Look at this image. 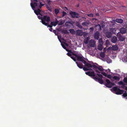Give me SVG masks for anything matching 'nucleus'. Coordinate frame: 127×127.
Returning a JSON list of instances; mask_svg holds the SVG:
<instances>
[{"instance_id": "38", "label": "nucleus", "mask_w": 127, "mask_h": 127, "mask_svg": "<svg viewBox=\"0 0 127 127\" xmlns=\"http://www.w3.org/2000/svg\"><path fill=\"white\" fill-rule=\"evenodd\" d=\"M62 17H64V16L65 15H66L67 14V13L66 12L64 11H63L62 12Z\"/></svg>"}, {"instance_id": "41", "label": "nucleus", "mask_w": 127, "mask_h": 127, "mask_svg": "<svg viewBox=\"0 0 127 127\" xmlns=\"http://www.w3.org/2000/svg\"><path fill=\"white\" fill-rule=\"evenodd\" d=\"M101 74L105 77H106L107 76V74L104 72H101Z\"/></svg>"}, {"instance_id": "24", "label": "nucleus", "mask_w": 127, "mask_h": 127, "mask_svg": "<svg viewBox=\"0 0 127 127\" xmlns=\"http://www.w3.org/2000/svg\"><path fill=\"white\" fill-rule=\"evenodd\" d=\"M116 31L115 29L112 28L110 29V32H111L112 34H115V33Z\"/></svg>"}, {"instance_id": "15", "label": "nucleus", "mask_w": 127, "mask_h": 127, "mask_svg": "<svg viewBox=\"0 0 127 127\" xmlns=\"http://www.w3.org/2000/svg\"><path fill=\"white\" fill-rule=\"evenodd\" d=\"M117 41V37L115 36H113L111 38V41L113 43H116Z\"/></svg>"}, {"instance_id": "36", "label": "nucleus", "mask_w": 127, "mask_h": 127, "mask_svg": "<svg viewBox=\"0 0 127 127\" xmlns=\"http://www.w3.org/2000/svg\"><path fill=\"white\" fill-rule=\"evenodd\" d=\"M126 91H125V93H124L122 95L124 97H126L127 96V93Z\"/></svg>"}, {"instance_id": "37", "label": "nucleus", "mask_w": 127, "mask_h": 127, "mask_svg": "<svg viewBox=\"0 0 127 127\" xmlns=\"http://www.w3.org/2000/svg\"><path fill=\"white\" fill-rule=\"evenodd\" d=\"M87 15L90 17H93L94 16V15L92 13L87 14Z\"/></svg>"}, {"instance_id": "63", "label": "nucleus", "mask_w": 127, "mask_h": 127, "mask_svg": "<svg viewBox=\"0 0 127 127\" xmlns=\"http://www.w3.org/2000/svg\"><path fill=\"white\" fill-rule=\"evenodd\" d=\"M108 69V72H110V70L109 69Z\"/></svg>"}, {"instance_id": "19", "label": "nucleus", "mask_w": 127, "mask_h": 127, "mask_svg": "<svg viewBox=\"0 0 127 127\" xmlns=\"http://www.w3.org/2000/svg\"><path fill=\"white\" fill-rule=\"evenodd\" d=\"M90 46L91 47H94V41L93 40H91L89 41Z\"/></svg>"}, {"instance_id": "53", "label": "nucleus", "mask_w": 127, "mask_h": 127, "mask_svg": "<svg viewBox=\"0 0 127 127\" xmlns=\"http://www.w3.org/2000/svg\"><path fill=\"white\" fill-rule=\"evenodd\" d=\"M95 71L96 72L98 73H100V72H99V71H98V70H97L96 69L95 70Z\"/></svg>"}, {"instance_id": "25", "label": "nucleus", "mask_w": 127, "mask_h": 127, "mask_svg": "<svg viewBox=\"0 0 127 127\" xmlns=\"http://www.w3.org/2000/svg\"><path fill=\"white\" fill-rule=\"evenodd\" d=\"M66 50L68 51V53H70L72 54L74 56V54H75V51H74V52L72 51L71 50Z\"/></svg>"}, {"instance_id": "26", "label": "nucleus", "mask_w": 127, "mask_h": 127, "mask_svg": "<svg viewBox=\"0 0 127 127\" xmlns=\"http://www.w3.org/2000/svg\"><path fill=\"white\" fill-rule=\"evenodd\" d=\"M100 56L102 58H104L105 56V54L104 52H101L100 54Z\"/></svg>"}, {"instance_id": "64", "label": "nucleus", "mask_w": 127, "mask_h": 127, "mask_svg": "<svg viewBox=\"0 0 127 127\" xmlns=\"http://www.w3.org/2000/svg\"><path fill=\"white\" fill-rule=\"evenodd\" d=\"M93 20H94H94H97V19H95V18H93Z\"/></svg>"}, {"instance_id": "58", "label": "nucleus", "mask_w": 127, "mask_h": 127, "mask_svg": "<svg viewBox=\"0 0 127 127\" xmlns=\"http://www.w3.org/2000/svg\"><path fill=\"white\" fill-rule=\"evenodd\" d=\"M82 18L83 19H86V18L84 17H82Z\"/></svg>"}, {"instance_id": "8", "label": "nucleus", "mask_w": 127, "mask_h": 127, "mask_svg": "<svg viewBox=\"0 0 127 127\" xmlns=\"http://www.w3.org/2000/svg\"><path fill=\"white\" fill-rule=\"evenodd\" d=\"M106 83L105 84V86L109 88H111V82L110 80L108 79H106Z\"/></svg>"}, {"instance_id": "21", "label": "nucleus", "mask_w": 127, "mask_h": 127, "mask_svg": "<svg viewBox=\"0 0 127 127\" xmlns=\"http://www.w3.org/2000/svg\"><path fill=\"white\" fill-rule=\"evenodd\" d=\"M115 21L118 23H122L123 22V21L121 19H116L115 20Z\"/></svg>"}, {"instance_id": "27", "label": "nucleus", "mask_w": 127, "mask_h": 127, "mask_svg": "<svg viewBox=\"0 0 127 127\" xmlns=\"http://www.w3.org/2000/svg\"><path fill=\"white\" fill-rule=\"evenodd\" d=\"M46 7L47 9L50 12H52V10L50 6L48 5H46Z\"/></svg>"}, {"instance_id": "10", "label": "nucleus", "mask_w": 127, "mask_h": 127, "mask_svg": "<svg viewBox=\"0 0 127 127\" xmlns=\"http://www.w3.org/2000/svg\"><path fill=\"white\" fill-rule=\"evenodd\" d=\"M88 62L89 63H91L92 64H93L92 65V67L93 69H97L98 67L97 65L98 66V65L96 63H94L92 62H90L89 61H88Z\"/></svg>"}, {"instance_id": "1", "label": "nucleus", "mask_w": 127, "mask_h": 127, "mask_svg": "<svg viewBox=\"0 0 127 127\" xmlns=\"http://www.w3.org/2000/svg\"><path fill=\"white\" fill-rule=\"evenodd\" d=\"M40 5L38 6L37 3L36 2H31L30 3L31 5L33 10H34L36 8V7L39 9L41 8L42 6L44 5V4L42 3L41 2H39Z\"/></svg>"}, {"instance_id": "4", "label": "nucleus", "mask_w": 127, "mask_h": 127, "mask_svg": "<svg viewBox=\"0 0 127 127\" xmlns=\"http://www.w3.org/2000/svg\"><path fill=\"white\" fill-rule=\"evenodd\" d=\"M112 89L114 91L116 92L115 94L117 95L122 94L124 92L123 90L120 89L117 87L115 86L113 87Z\"/></svg>"}, {"instance_id": "46", "label": "nucleus", "mask_w": 127, "mask_h": 127, "mask_svg": "<svg viewBox=\"0 0 127 127\" xmlns=\"http://www.w3.org/2000/svg\"><path fill=\"white\" fill-rule=\"evenodd\" d=\"M99 41L100 43H102V40L101 38H100L99 40Z\"/></svg>"}, {"instance_id": "30", "label": "nucleus", "mask_w": 127, "mask_h": 127, "mask_svg": "<svg viewBox=\"0 0 127 127\" xmlns=\"http://www.w3.org/2000/svg\"><path fill=\"white\" fill-rule=\"evenodd\" d=\"M60 10L57 9H55V12L56 15H57L59 12Z\"/></svg>"}, {"instance_id": "43", "label": "nucleus", "mask_w": 127, "mask_h": 127, "mask_svg": "<svg viewBox=\"0 0 127 127\" xmlns=\"http://www.w3.org/2000/svg\"><path fill=\"white\" fill-rule=\"evenodd\" d=\"M70 57L72 59H73V61H76V59L75 58L73 57V56H72Z\"/></svg>"}, {"instance_id": "22", "label": "nucleus", "mask_w": 127, "mask_h": 127, "mask_svg": "<svg viewBox=\"0 0 127 127\" xmlns=\"http://www.w3.org/2000/svg\"><path fill=\"white\" fill-rule=\"evenodd\" d=\"M76 64L77 66L80 68H83V65L82 64L76 62Z\"/></svg>"}, {"instance_id": "50", "label": "nucleus", "mask_w": 127, "mask_h": 127, "mask_svg": "<svg viewBox=\"0 0 127 127\" xmlns=\"http://www.w3.org/2000/svg\"><path fill=\"white\" fill-rule=\"evenodd\" d=\"M67 55L68 56L70 57L72 56L71 54L69 53H67Z\"/></svg>"}, {"instance_id": "18", "label": "nucleus", "mask_w": 127, "mask_h": 127, "mask_svg": "<svg viewBox=\"0 0 127 127\" xmlns=\"http://www.w3.org/2000/svg\"><path fill=\"white\" fill-rule=\"evenodd\" d=\"M112 33L110 32H108L106 33V36L108 38H110L112 36Z\"/></svg>"}, {"instance_id": "7", "label": "nucleus", "mask_w": 127, "mask_h": 127, "mask_svg": "<svg viewBox=\"0 0 127 127\" xmlns=\"http://www.w3.org/2000/svg\"><path fill=\"white\" fill-rule=\"evenodd\" d=\"M85 74L91 77H96L94 71H88L85 72Z\"/></svg>"}, {"instance_id": "59", "label": "nucleus", "mask_w": 127, "mask_h": 127, "mask_svg": "<svg viewBox=\"0 0 127 127\" xmlns=\"http://www.w3.org/2000/svg\"><path fill=\"white\" fill-rule=\"evenodd\" d=\"M88 40H87L85 42V44H87L88 43Z\"/></svg>"}, {"instance_id": "31", "label": "nucleus", "mask_w": 127, "mask_h": 127, "mask_svg": "<svg viewBox=\"0 0 127 127\" xmlns=\"http://www.w3.org/2000/svg\"><path fill=\"white\" fill-rule=\"evenodd\" d=\"M88 24V23L87 22H85L82 23V25L84 26H87Z\"/></svg>"}, {"instance_id": "48", "label": "nucleus", "mask_w": 127, "mask_h": 127, "mask_svg": "<svg viewBox=\"0 0 127 127\" xmlns=\"http://www.w3.org/2000/svg\"><path fill=\"white\" fill-rule=\"evenodd\" d=\"M115 85H116L114 83L111 82V87L113 86H115Z\"/></svg>"}, {"instance_id": "28", "label": "nucleus", "mask_w": 127, "mask_h": 127, "mask_svg": "<svg viewBox=\"0 0 127 127\" xmlns=\"http://www.w3.org/2000/svg\"><path fill=\"white\" fill-rule=\"evenodd\" d=\"M98 66V67L97 69H98L99 70L101 71H103V70H104L101 66L99 65Z\"/></svg>"}, {"instance_id": "57", "label": "nucleus", "mask_w": 127, "mask_h": 127, "mask_svg": "<svg viewBox=\"0 0 127 127\" xmlns=\"http://www.w3.org/2000/svg\"><path fill=\"white\" fill-rule=\"evenodd\" d=\"M56 31L55 30H54L53 31V32L55 34L56 33Z\"/></svg>"}, {"instance_id": "6", "label": "nucleus", "mask_w": 127, "mask_h": 127, "mask_svg": "<svg viewBox=\"0 0 127 127\" xmlns=\"http://www.w3.org/2000/svg\"><path fill=\"white\" fill-rule=\"evenodd\" d=\"M70 14L71 16L73 18H78L79 15L78 13L74 12L71 11L70 13Z\"/></svg>"}, {"instance_id": "47", "label": "nucleus", "mask_w": 127, "mask_h": 127, "mask_svg": "<svg viewBox=\"0 0 127 127\" xmlns=\"http://www.w3.org/2000/svg\"><path fill=\"white\" fill-rule=\"evenodd\" d=\"M108 78H111V76L110 75H107L106 76Z\"/></svg>"}, {"instance_id": "32", "label": "nucleus", "mask_w": 127, "mask_h": 127, "mask_svg": "<svg viewBox=\"0 0 127 127\" xmlns=\"http://www.w3.org/2000/svg\"><path fill=\"white\" fill-rule=\"evenodd\" d=\"M113 78L115 80H118V81L120 79V78L119 77L116 76H114L113 77Z\"/></svg>"}, {"instance_id": "12", "label": "nucleus", "mask_w": 127, "mask_h": 127, "mask_svg": "<svg viewBox=\"0 0 127 127\" xmlns=\"http://www.w3.org/2000/svg\"><path fill=\"white\" fill-rule=\"evenodd\" d=\"M100 24L101 25L98 24L96 26V27H98V30H101V28H103L105 27L104 24V23H101Z\"/></svg>"}, {"instance_id": "23", "label": "nucleus", "mask_w": 127, "mask_h": 127, "mask_svg": "<svg viewBox=\"0 0 127 127\" xmlns=\"http://www.w3.org/2000/svg\"><path fill=\"white\" fill-rule=\"evenodd\" d=\"M118 47L117 45H115L113 46L112 48V50L113 51L117 50H118Z\"/></svg>"}, {"instance_id": "55", "label": "nucleus", "mask_w": 127, "mask_h": 127, "mask_svg": "<svg viewBox=\"0 0 127 127\" xmlns=\"http://www.w3.org/2000/svg\"><path fill=\"white\" fill-rule=\"evenodd\" d=\"M56 24H58L59 23V21L58 20H56V21H55V22Z\"/></svg>"}, {"instance_id": "14", "label": "nucleus", "mask_w": 127, "mask_h": 127, "mask_svg": "<svg viewBox=\"0 0 127 127\" xmlns=\"http://www.w3.org/2000/svg\"><path fill=\"white\" fill-rule=\"evenodd\" d=\"M76 33L78 36H81L83 35V32L82 30L79 29L76 31Z\"/></svg>"}, {"instance_id": "3", "label": "nucleus", "mask_w": 127, "mask_h": 127, "mask_svg": "<svg viewBox=\"0 0 127 127\" xmlns=\"http://www.w3.org/2000/svg\"><path fill=\"white\" fill-rule=\"evenodd\" d=\"M96 74L99 77L101 78H98V77L97 76L95 77H93V78L96 81H98L100 84H103V81L102 79V78L103 76L99 74L98 73H97Z\"/></svg>"}, {"instance_id": "5", "label": "nucleus", "mask_w": 127, "mask_h": 127, "mask_svg": "<svg viewBox=\"0 0 127 127\" xmlns=\"http://www.w3.org/2000/svg\"><path fill=\"white\" fill-rule=\"evenodd\" d=\"M74 56L77 58V61L81 62L83 64L86 63V61L85 60H86V59L85 58L82 56H79L76 54H74Z\"/></svg>"}, {"instance_id": "40", "label": "nucleus", "mask_w": 127, "mask_h": 127, "mask_svg": "<svg viewBox=\"0 0 127 127\" xmlns=\"http://www.w3.org/2000/svg\"><path fill=\"white\" fill-rule=\"evenodd\" d=\"M124 82L127 83V77H125L124 78L123 80Z\"/></svg>"}, {"instance_id": "16", "label": "nucleus", "mask_w": 127, "mask_h": 127, "mask_svg": "<svg viewBox=\"0 0 127 127\" xmlns=\"http://www.w3.org/2000/svg\"><path fill=\"white\" fill-rule=\"evenodd\" d=\"M87 63L86 62V63L85 64H85V66H86L88 68H92V66L91 64H92L91 63Z\"/></svg>"}, {"instance_id": "62", "label": "nucleus", "mask_w": 127, "mask_h": 127, "mask_svg": "<svg viewBox=\"0 0 127 127\" xmlns=\"http://www.w3.org/2000/svg\"><path fill=\"white\" fill-rule=\"evenodd\" d=\"M58 37V39H59V40L60 41V42H61V40H60V38L59 37Z\"/></svg>"}, {"instance_id": "49", "label": "nucleus", "mask_w": 127, "mask_h": 127, "mask_svg": "<svg viewBox=\"0 0 127 127\" xmlns=\"http://www.w3.org/2000/svg\"><path fill=\"white\" fill-rule=\"evenodd\" d=\"M45 26H47V27H49L50 28H52V26L51 25H48L47 24V25H45Z\"/></svg>"}, {"instance_id": "17", "label": "nucleus", "mask_w": 127, "mask_h": 127, "mask_svg": "<svg viewBox=\"0 0 127 127\" xmlns=\"http://www.w3.org/2000/svg\"><path fill=\"white\" fill-rule=\"evenodd\" d=\"M66 26L68 28H70L72 25L71 23L70 22H66L65 24Z\"/></svg>"}, {"instance_id": "51", "label": "nucleus", "mask_w": 127, "mask_h": 127, "mask_svg": "<svg viewBox=\"0 0 127 127\" xmlns=\"http://www.w3.org/2000/svg\"><path fill=\"white\" fill-rule=\"evenodd\" d=\"M64 44L66 46H69L68 44L65 42H64Z\"/></svg>"}, {"instance_id": "13", "label": "nucleus", "mask_w": 127, "mask_h": 127, "mask_svg": "<svg viewBox=\"0 0 127 127\" xmlns=\"http://www.w3.org/2000/svg\"><path fill=\"white\" fill-rule=\"evenodd\" d=\"M34 12L37 15H39L42 16V15L40 13L41 11L38 8L36 10H34Z\"/></svg>"}, {"instance_id": "29", "label": "nucleus", "mask_w": 127, "mask_h": 127, "mask_svg": "<svg viewBox=\"0 0 127 127\" xmlns=\"http://www.w3.org/2000/svg\"><path fill=\"white\" fill-rule=\"evenodd\" d=\"M69 31L70 33L72 34L74 33L75 32V31L73 29H70L69 30Z\"/></svg>"}, {"instance_id": "33", "label": "nucleus", "mask_w": 127, "mask_h": 127, "mask_svg": "<svg viewBox=\"0 0 127 127\" xmlns=\"http://www.w3.org/2000/svg\"><path fill=\"white\" fill-rule=\"evenodd\" d=\"M83 70L85 71H87L89 70L90 69L89 68H88L87 67H83ZM91 69V70H92L91 69Z\"/></svg>"}, {"instance_id": "52", "label": "nucleus", "mask_w": 127, "mask_h": 127, "mask_svg": "<svg viewBox=\"0 0 127 127\" xmlns=\"http://www.w3.org/2000/svg\"><path fill=\"white\" fill-rule=\"evenodd\" d=\"M62 46L63 47L64 49H66V50H67L66 49V47L63 44H62Z\"/></svg>"}, {"instance_id": "35", "label": "nucleus", "mask_w": 127, "mask_h": 127, "mask_svg": "<svg viewBox=\"0 0 127 127\" xmlns=\"http://www.w3.org/2000/svg\"><path fill=\"white\" fill-rule=\"evenodd\" d=\"M57 25V24H56L55 22H52L50 23V25H51L52 26L53 25L54 26H56Z\"/></svg>"}, {"instance_id": "34", "label": "nucleus", "mask_w": 127, "mask_h": 127, "mask_svg": "<svg viewBox=\"0 0 127 127\" xmlns=\"http://www.w3.org/2000/svg\"><path fill=\"white\" fill-rule=\"evenodd\" d=\"M98 49L100 50H102L103 49L102 46L101 45H99L98 46Z\"/></svg>"}, {"instance_id": "60", "label": "nucleus", "mask_w": 127, "mask_h": 127, "mask_svg": "<svg viewBox=\"0 0 127 127\" xmlns=\"http://www.w3.org/2000/svg\"><path fill=\"white\" fill-rule=\"evenodd\" d=\"M33 0V1H36L37 2L38 1L37 0Z\"/></svg>"}, {"instance_id": "39", "label": "nucleus", "mask_w": 127, "mask_h": 127, "mask_svg": "<svg viewBox=\"0 0 127 127\" xmlns=\"http://www.w3.org/2000/svg\"><path fill=\"white\" fill-rule=\"evenodd\" d=\"M118 84L120 85H124V83L122 81H120L119 82Z\"/></svg>"}, {"instance_id": "61", "label": "nucleus", "mask_w": 127, "mask_h": 127, "mask_svg": "<svg viewBox=\"0 0 127 127\" xmlns=\"http://www.w3.org/2000/svg\"><path fill=\"white\" fill-rule=\"evenodd\" d=\"M125 90L127 91V87H125Z\"/></svg>"}, {"instance_id": "11", "label": "nucleus", "mask_w": 127, "mask_h": 127, "mask_svg": "<svg viewBox=\"0 0 127 127\" xmlns=\"http://www.w3.org/2000/svg\"><path fill=\"white\" fill-rule=\"evenodd\" d=\"M99 33L98 31H96L94 34V38L95 39L98 40L99 38Z\"/></svg>"}, {"instance_id": "2", "label": "nucleus", "mask_w": 127, "mask_h": 127, "mask_svg": "<svg viewBox=\"0 0 127 127\" xmlns=\"http://www.w3.org/2000/svg\"><path fill=\"white\" fill-rule=\"evenodd\" d=\"M50 20V17L47 15L44 16L42 18L41 22L42 24L45 25H47V23H46L49 22Z\"/></svg>"}, {"instance_id": "54", "label": "nucleus", "mask_w": 127, "mask_h": 127, "mask_svg": "<svg viewBox=\"0 0 127 127\" xmlns=\"http://www.w3.org/2000/svg\"><path fill=\"white\" fill-rule=\"evenodd\" d=\"M125 83H124V85H122V86L121 87L123 88H124V87H125Z\"/></svg>"}, {"instance_id": "45", "label": "nucleus", "mask_w": 127, "mask_h": 127, "mask_svg": "<svg viewBox=\"0 0 127 127\" xmlns=\"http://www.w3.org/2000/svg\"><path fill=\"white\" fill-rule=\"evenodd\" d=\"M124 60L125 62H127V57L125 56L124 59ZM123 61H124V60H123Z\"/></svg>"}, {"instance_id": "42", "label": "nucleus", "mask_w": 127, "mask_h": 127, "mask_svg": "<svg viewBox=\"0 0 127 127\" xmlns=\"http://www.w3.org/2000/svg\"><path fill=\"white\" fill-rule=\"evenodd\" d=\"M42 16H37V17L39 19L41 20V22H42V18L43 17Z\"/></svg>"}, {"instance_id": "44", "label": "nucleus", "mask_w": 127, "mask_h": 127, "mask_svg": "<svg viewBox=\"0 0 127 127\" xmlns=\"http://www.w3.org/2000/svg\"><path fill=\"white\" fill-rule=\"evenodd\" d=\"M63 24V23L62 21H60L58 25H62Z\"/></svg>"}, {"instance_id": "20", "label": "nucleus", "mask_w": 127, "mask_h": 127, "mask_svg": "<svg viewBox=\"0 0 127 127\" xmlns=\"http://www.w3.org/2000/svg\"><path fill=\"white\" fill-rule=\"evenodd\" d=\"M120 32L122 34L125 33L126 32V30L125 28H122L120 29Z\"/></svg>"}, {"instance_id": "56", "label": "nucleus", "mask_w": 127, "mask_h": 127, "mask_svg": "<svg viewBox=\"0 0 127 127\" xmlns=\"http://www.w3.org/2000/svg\"><path fill=\"white\" fill-rule=\"evenodd\" d=\"M49 30H50V31L51 32H52V28H50L49 29Z\"/></svg>"}, {"instance_id": "9", "label": "nucleus", "mask_w": 127, "mask_h": 127, "mask_svg": "<svg viewBox=\"0 0 127 127\" xmlns=\"http://www.w3.org/2000/svg\"><path fill=\"white\" fill-rule=\"evenodd\" d=\"M117 36L119 40L121 41H123L125 39V37L123 35H119L118 34Z\"/></svg>"}]
</instances>
